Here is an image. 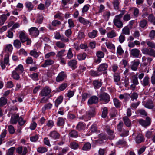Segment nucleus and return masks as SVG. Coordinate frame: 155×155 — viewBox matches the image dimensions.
<instances>
[{"label": "nucleus", "instance_id": "f257e3e1", "mask_svg": "<svg viewBox=\"0 0 155 155\" xmlns=\"http://www.w3.org/2000/svg\"><path fill=\"white\" fill-rule=\"evenodd\" d=\"M99 98L100 101L105 104L108 103L110 100V95L105 92H103L100 94L99 95Z\"/></svg>", "mask_w": 155, "mask_h": 155}, {"label": "nucleus", "instance_id": "f03ea898", "mask_svg": "<svg viewBox=\"0 0 155 155\" xmlns=\"http://www.w3.org/2000/svg\"><path fill=\"white\" fill-rule=\"evenodd\" d=\"M104 129L108 134V137L109 139L112 140L115 137V135L114 134V131L111 127L108 126H105Z\"/></svg>", "mask_w": 155, "mask_h": 155}, {"label": "nucleus", "instance_id": "7ed1b4c3", "mask_svg": "<svg viewBox=\"0 0 155 155\" xmlns=\"http://www.w3.org/2000/svg\"><path fill=\"white\" fill-rule=\"evenodd\" d=\"M29 34L33 38L37 37L39 34V31L36 27H32L28 30Z\"/></svg>", "mask_w": 155, "mask_h": 155}, {"label": "nucleus", "instance_id": "20e7f679", "mask_svg": "<svg viewBox=\"0 0 155 155\" xmlns=\"http://www.w3.org/2000/svg\"><path fill=\"white\" fill-rule=\"evenodd\" d=\"M141 51L143 54L149 55L153 57H155V51L152 48H145L143 49Z\"/></svg>", "mask_w": 155, "mask_h": 155}, {"label": "nucleus", "instance_id": "39448f33", "mask_svg": "<svg viewBox=\"0 0 155 155\" xmlns=\"http://www.w3.org/2000/svg\"><path fill=\"white\" fill-rule=\"evenodd\" d=\"M121 16L116 15L114 19V25L118 28H121L123 27V23L121 21Z\"/></svg>", "mask_w": 155, "mask_h": 155}, {"label": "nucleus", "instance_id": "423d86ee", "mask_svg": "<svg viewBox=\"0 0 155 155\" xmlns=\"http://www.w3.org/2000/svg\"><path fill=\"white\" fill-rule=\"evenodd\" d=\"M10 55L9 53L5 54L3 61H1L0 65L2 69H4L5 68V65H9V57Z\"/></svg>", "mask_w": 155, "mask_h": 155}, {"label": "nucleus", "instance_id": "0eeeda50", "mask_svg": "<svg viewBox=\"0 0 155 155\" xmlns=\"http://www.w3.org/2000/svg\"><path fill=\"white\" fill-rule=\"evenodd\" d=\"M17 153L21 155H26L28 152V149L26 147L21 146L16 149Z\"/></svg>", "mask_w": 155, "mask_h": 155}, {"label": "nucleus", "instance_id": "6e6552de", "mask_svg": "<svg viewBox=\"0 0 155 155\" xmlns=\"http://www.w3.org/2000/svg\"><path fill=\"white\" fill-rule=\"evenodd\" d=\"M19 38L22 43H24L26 41L28 38V36L25 31H20L18 33Z\"/></svg>", "mask_w": 155, "mask_h": 155}, {"label": "nucleus", "instance_id": "1a4fd4ad", "mask_svg": "<svg viewBox=\"0 0 155 155\" xmlns=\"http://www.w3.org/2000/svg\"><path fill=\"white\" fill-rule=\"evenodd\" d=\"M51 91V89L49 87L45 86L41 91L40 95L42 97L47 96L49 95Z\"/></svg>", "mask_w": 155, "mask_h": 155}, {"label": "nucleus", "instance_id": "9d476101", "mask_svg": "<svg viewBox=\"0 0 155 155\" xmlns=\"http://www.w3.org/2000/svg\"><path fill=\"white\" fill-rule=\"evenodd\" d=\"M149 79V76L147 75H146L143 80L141 81L142 85L144 87H147L149 86L150 85Z\"/></svg>", "mask_w": 155, "mask_h": 155}, {"label": "nucleus", "instance_id": "9b49d317", "mask_svg": "<svg viewBox=\"0 0 155 155\" xmlns=\"http://www.w3.org/2000/svg\"><path fill=\"white\" fill-rule=\"evenodd\" d=\"M19 115L18 114H14L11 116L10 123L12 124H16L18 121Z\"/></svg>", "mask_w": 155, "mask_h": 155}, {"label": "nucleus", "instance_id": "f8f14e48", "mask_svg": "<svg viewBox=\"0 0 155 155\" xmlns=\"http://www.w3.org/2000/svg\"><path fill=\"white\" fill-rule=\"evenodd\" d=\"M55 38L56 39H60L64 42H68L69 41L68 38L64 37L63 36H61L59 32H56L55 35Z\"/></svg>", "mask_w": 155, "mask_h": 155}, {"label": "nucleus", "instance_id": "ddd939ff", "mask_svg": "<svg viewBox=\"0 0 155 155\" xmlns=\"http://www.w3.org/2000/svg\"><path fill=\"white\" fill-rule=\"evenodd\" d=\"M67 77L66 74L63 71L60 72L56 78V81L57 82H59L62 81L66 78Z\"/></svg>", "mask_w": 155, "mask_h": 155}, {"label": "nucleus", "instance_id": "4468645a", "mask_svg": "<svg viewBox=\"0 0 155 155\" xmlns=\"http://www.w3.org/2000/svg\"><path fill=\"white\" fill-rule=\"evenodd\" d=\"M10 15V12L7 13L6 14H2L0 16V25H3L6 20L8 17Z\"/></svg>", "mask_w": 155, "mask_h": 155}, {"label": "nucleus", "instance_id": "2eb2a0df", "mask_svg": "<svg viewBox=\"0 0 155 155\" xmlns=\"http://www.w3.org/2000/svg\"><path fill=\"white\" fill-rule=\"evenodd\" d=\"M54 63V61L53 60L51 59H46L45 60L44 63L41 65V66L45 68L53 64Z\"/></svg>", "mask_w": 155, "mask_h": 155}, {"label": "nucleus", "instance_id": "dca6fc26", "mask_svg": "<svg viewBox=\"0 0 155 155\" xmlns=\"http://www.w3.org/2000/svg\"><path fill=\"white\" fill-rule=\"evenodd\" d=\"M130 55L135 58H138L140 54V51L136 48L133 49L131 50L130 52Z\"/></svg>", "mask_w": 155, "mask_h": 155}, {"label": "nucleus", "instance_id": "f3484780", "mask_svg": "<svg viewBox=\"0 0 155 155\" xmlns=\"http://www.w3.org/2000/svg\"><path fill=\"white\" fill-rule=\"evenodd\" d=\"M143 64L146 66L147 65L150 64L151 61L152 60V58L148 57L147 58L145 56H143L142 58Z\"/></svg>", "mask_w": 155, "mask_h": 155}, {"label": "nucleus", "instance_id": "a211bd4d", "mask_svg": "<svg viewBox=\"0 0 155 155\" xmlns=\"http://www.w3.org/2000/svg\"><path fill=\"white\" fill-rule=\"evenodd\" d=\"M49 136L52 138L56 140L59 139L60 137V134L56 131H53L50 132Z\"/></svg>", "mask_w": 155, "mask_h": 155}, {"label": "nucleus", "instance_id": "6ab92c4d", "mask_svg": "<svg viewBox=\"0 0 155 155\" xmlns=\"http://www.w3.org/2000/svg\"><path fill=\"white\" fill-rule=\"evenodd\" d=\"M144 106L145 107L149 109H153L154 107L153 102L151 100H147Z\"/></svg>", "mask_w": 155, "mask_h": 155}, {"label": "nucleus", "instance_id": "aec40b11", "mask_svg": "<svg viewBox=\"0 0 155 155\" xmlns=\"http://www.w3.org/2000/svg\"><path fill=\"white\" fill-rule=\"evenodd\" d=\"M77 61L75 59H73L70 61L68 63V65L71 67L72 69L74 70L77 67Z\"/></svg>", "mask_w": 155, "mask_h": 155}, {"label": "nucleus", "instance_id": "412c9836", "mask_svg": "<svg viewBox=\"0 0 155 155\" xmlns=\"http://www.w3.org/2000/svg\"><path fill=\"white\" fill-rule=\"evenodd\" d=\"M13 49L12 46L11 44H9L6 45L4 48V52L6 54L9 53L10 55V53Z\"/></svg>", "mask_w": 155, "mask_h": 155}, {"label": "nucleus", "instance_id": "4be33fe9", "mask_svg": "<svg viewBox=\"0 0 155 155\" xmlns=\"http://www.w3.org/2000/svg\"><path fill=\"white\" fill-rule=\"evenodd\" d=\"M98 98L95 96H93L91 97L88 101V103L90 104L96 103L98 102Z\"/></svg>", "mask_w": 155, "mask_h": 155}, {"label": "nucleus", "instance_id": "5701e85b", "mask_svg": "<svg viewBox=\"0 0 155 155\" xmlns=\"http://www.w3.org/2000/svg\"><path fill=\"white\" fill-rule=\"evenodd\" d=\"M108 68V65L106 63H102L99 66L97 70L99 71H104L106 70Z\"/></svg>", "mask_w": 155, "mask_h": 155}, {"label": "nucleus", "instance_id": "b1692460", "mask_svg": "<svg viewBox=\"0 0 155 155\" xmlns=\"http://www.w3.org/2000/svg\"><path fill=\"white\" fill-rule=\"evenodd\" d=\"M25 6L28 11L29 12L32 10L34 7L32 2L29 1L25 3Z\"/></svg>", "mask_w": 155, "mask_h": 155}, {"label": "nucleus", "instance_id": "393cba45", "mask_svg": "<svg viewBox=\"0 0 155 155\" xmlns=\"http://www.w3.org/2000/svg\"><path fill=\"white\" fill-rule=\"evenodd\" d=\"M29 55L35 58H37L39 56V54L37 51L36 49H35L30 51Z\"/></svg>", "mask_w": 155, "mask_h": 155}, {"label": "nucleus", "instance_id": "a878e982", "mask_svg": "<svg viewBox=\"0 0 155 155\" xmlns=\"http://www.w3.org/2000/svg\"><path fill=\"white\" fill-rule=\"evenodd\" d=\"M144 137L142 134H139L136 138V141L137 143H140L144 141Z\"/></svg>", "mask_w": 155, "mask_h": 155}, {"label": "nucleus", "instance_id": "bb28decb", "mask_svg": "<svg viewBox=\"0 0 155 155\" xmlns=\"http://www.w3.org/2000/svg\"><path fill=\"white\" fill-rule=\"evenodd\" d=\"M66 119L62 117H59L57 119V125L58 126H63L65 122Z\"/></svg>", "mask_w": 155, "mask_h": 155}, {"label": "nucleus", "instance_id": "cd10ccee", "mask_svg": "<svg viewBox=\"0 0 155 155\" xmlns=\"http://www.w3.org/2000/svg\"><path fill=\"white\" fill-rule=\"evenodd\" d=\"M140 64L139 61H134L132 62V65L131 67V69L134 70L136 71L137 68L138 66Z\"/></svg>", "mask_w": 155, "mask_h": 155}, {"label": "nucleus", "instance_id": "c85d7f7f", "mask_svg": "<svg viewBox=\"0 0 155 155\" xmlns=\"http://www.w3.org/2000/svg\"><path fill=\"white\" fill-rule=\"evenodd\" d=\"M117 35V34L115 30H112L107 33V36L109 38H113Z\"/></svg>", "mask_w": 155, "mask_h": 155}, {"label": "nucleus", "instance_id": "c756f323", "mask_svg": "<svg viewBox=\"0 0 155 155\" xmlns=\"http://www.w3.org/2000/svg\"><path fill=\"white\" fill-rule=\"evenodd\" d=\"M87 54L85 53H80L77 55V58L79 61L85 60L87 57Z\"/></svg>", "mask_w": 155, "mask_h": 155}, {"label": "nucleus", "instance_id": "7c9ffc66", "mask_svg": "<svg viewBox=\"0 0 155 155\" xmlns=\"http://www.w3.org/2000/svg\"><path fill=\"white\" fill-rule=\"evenodd\" d=\"M102 84V83L101 82L97 80L94 81L93 82V84L95 89L99 88L101 87Z\"/></svg>", "mask_w": 155, "mask_h": 155}, {"label": "nucleus", "instance_id": "2f4dec72", "mask_svg": "<svg viewBox=\"0 0 155 155\" xmlns=\"http://www.w3.org/2000/svg\"><path fill=\"white\" fill-rule=\"evenodd\" d=\"M120 2V0H113V4L114 8L116 10H118L119 8V4Z\"/></svg>", "mask_w": 155, "mask_h": 155}, {"label": "nucleus", "instance_id": "473e14b6", "mask_svg": "<svg viewBox=\"0 0 155 155\" xmlns=\"http://www.w3.org/2000/svg\"><path fill=\"white\" fill-rule=\"evenodd\" d=\"M85 127V124L82 122H79L76 126L77 129L79 130H84Z\"/></svg>", "mask_w": 155, "mask_h": 155}, {"label": "nucleus", "instance_id": "72a5a7b5", "mask_svg": "<svg viewBox=\"0 0 155 155\" xmlns=\"http://www.w3.org/2000/svg\"><path fill=\"white\" fill-rule=\"evenodd\" d=\"M98 31L96 30H93L92 32H90L88 33L89 37L91 38H94L97 36Z\"/></svg>", "mask_w": 155, "mask_h": 155}, {"label": "nucleus", "instance_id": "f704fd0d", "mask_svg": "<svg viewBox=\"0 0 155 155\" xmlns=\"http://www.w3.org/2000/svg\"><path fill=\"white\" fill-rule=\"evenodd\" d=\"M13 45L16 48L19 49L21 45V42L18 39H16L14 41Z\"/></svg>", "mask_w": 155, "mask_h": 155}, {"label": "nucleus", "instance_id": "c9c22d12", "mask_svg": "<svg viewBox=\"0 0 155 155\" xmlns=\"http://www.w3.org/2000/svg\"><path fill=\"white\" fill-rule=\"evenodd\" d=\"M48 151L47 148L45 147L40 146L37 149V151L40 153H42L46 152Z\"/></svg>", "mask_w": 155, "mask_h": 155}, {"label": "nucleus", "instance_id": "e433bc0d", "mask_svg": "<svg viewBox=\"0 0 155 155\" xmlns=\"http://www.w3.org/2000/svg\"><path fill=\"white\" fill-rule=\"evenodd\" d=\"M110 15V13L109 11H105L103 14L102 16L105 20L107 21Z\"/></svg>", "mask_w": 155, "mask_h": 155}, {"label": "nucleus", "instance_id": "4c0bfd02", "mask_svg": "<svg viewBox=\"0 0 155 155\" xmlns=\"http://www.w3.org/2000/svg\"><path fill=\"white\" fill-rule=\"evenodd\" d=\"M123 120L125 124L127 127H129L131 126L130 121L127 116L124 117Z\"/></svg>", "mask_w": 155, "mask_h": 155}, {"label": "nucleus", "instance_id": "58836bf2", "mask_svg": "<svg viewBox=\"0 0 155 155\" xmlns=\"http://www.w3.org/2000/svg\"><path fill=\"white\" fill-rule=\"evenodd\" d=\"M131 81L133 84H138L139 82L138 80L137 77V75H133L132 76L131 78Z\"/></svg>", "mask_w": 155, "mask_h": 155}, {"label": "nucleus", "instance_id": "ea45409f", "mask_svg": "<svg viewBox=\"0 0 155 155\" xmlns=\"http://www.w3.org/2000/svg\"><path fill=\"white\" fill-rule=\"evenodd\" d=\"M19 74L16 71L14 70L12 72V77L14 79L18 80L20 78Z\"/></svg>", "mask_w": 155, "mask_h": 155}, {"label": "nucleus", "instance_id": "a19ab883", "mask_svg": "<svg viewBox=\"0 0 155 155\" xmlns=\"http://www.w3.org/2000/svg\"><path fill=\"white\" fill-rule=\"evenodd\" d=\"M63 100V97L62 96H59L55 101V106L57 107H58L59 105L62 102Z\"/></svg>", "mask_w": 155, "mask_h": 155}, {"label": "nucleus", "instance_id": "79ce46f5", "mask_svg": "<svg viewBox=\"0 0 155 155\" xmlns=\"http://www.w3.org/2000/svg\"><path fill=\"white\" fill-rule=\"evenodd\" d=\"M19 74L22 73L23 71L24 68L23 66L21 64L18 65L14 70Z\"/></svg>", "mask_w": 155, "mask_h": 155}, {"label": "nucleus", "instance_id": "37998d69", "mask_svg": "<svg viewBox=\"0 0 155 155\" xmlns=\"http://www.w3.org/2000/svg\"><path fill=\"white\" fill-rule=\"evenodd\" d=\"M148 19L149 21L155 25V17L153 14H150L149 15Z\"/></svg>", "mask_w": 155, "mask_h": 155}, {"label": "nucleus", "instance_id": "c03bdc74", "mask_svg": "<svg viewBox=\"0 0 155 155\" xmlns=\"http://www.w3.org/2000/svg\"><path fill=\"white\" fill-rule=\"evenodd\" d=\"M7 99L6 98L2 97L0 98V107H2L7 103Z\"/></svg>", "mask_w": 155, "mask_h": 155}, {"label": "nucleus", "instance_id": "a18cd8bd", "mask_svg": "<svg viewBox=\"0 0 155 155\" xmlns=\"http://www.w3.org/2000/svg\"><path fill=\"white\" fill-rule=\"evenodd\" d=\"M64 43L62 41H58L56 42L55 45L58 48H62L65 47Z\"/></svg>", "mask_w": 155, "mask_h": 155}, {"label": "nucleus", "instance_id": "49530a36", "mask_svg": "<svg viewBox=\"0 0 155 155\" xmlns=\"http://www.w3.org/2000/svg\"><path fill=\"white\" fill-rule=\"evenodd\" d=\"M79 21L80 22L84 25L88 24L89 23V21L88 20L85 19L82 17H79Z\"/></svg>", "mask_w": 155, "mask_h": 155}, {"label": "nucleus", "instance_id": "de8ad7c7", "mask_svg": "<svg viewBox=\"0 0 155 155\" xmlns=\"http://www.w3.org/2000/svg\"><path fill=\"white\" fill-rule=\"evenodd\" d=\"M54 123L52 120H49L47 121L46 126L44 127H47L49 129H50L54 126Z\"/></svg>", "mask_w": 155, "mask_h": 155}, {"label": "nucleus", "instance_id": "09e8293b", "mask_svg": "<svg viewBox=\"0 0 155 155\" xmlns=\"http://www.w3.org/2000/svg\"><path fill=\"white\" fill-rule=\"evenodd\" d=\"M15 150V147H12L6 151L7 155H13Z\"/></svg>", "mask_w": 155, "mask_h": 155}, {"label": "nucleus", "instance_id": "8fccbe9b", "mask_svg": "<svg viewBox=\"0 0 155 155\" xmlns=\"http://www.w3.org/2000/svg\"><path fill=\"white\" fill-rule=\"evenodd\" d=\"M122 33L123 34L128 35L130 34V29L127 26L124 27L122 30Z\"/></svg>", "mask_w": 155, "mask_h": 155}, {"label": "nucleus", "instance_id": "3c124183", "mask_svg": "<svg viewBox=\"0 0 155 155\" xmlns=\"http://www.w3.org/2000/svg\"><path fill=\"white\" fill-rule=\"evenodd\" d=\"M114 104L115 106L117 108H120L121 106V102L116 98L113 99Z\"/></svg>", "mask_w": 155, "mask_h": 155}, {"label": "nucleus", "instance_id": "603ef678", "mask_svg": "<svg viewBox=\"0 0 155 155\" xmlns=\"http://www.w3.org/2000/svg\"><path fill=\"white\" fill-rule=\"evenodd\" d=\"M69 136L71 137L76 138L78 137V132L74 130H71L69 133Z\"/></svg>", "mask_w": 155, "mask_h": 155}, {"label": "nucleus", "instance_id": "864d4df0", "mask_svg": "<svg viewBox=\"0 0 155 155\" xmlns=\"http://www.w3.org/2000/svg\"><path fill=\"white\" fill-rule=\"evenodd\" d=\"M65 51V49L61 50L57 52L56 57H58V58H62V57L64 55V54Z\"/></svg>", "mask_w": 155, "mask_h": 155}, {"label": "nucleus", "instance_id": "5fc2aeb1", "mask_svg": "<svg viewBox=\"0 0 155 155\" xmlns=\"http://www.w3.org/2000/svg\"><path fill=\"white\" fill-rule=\"evenodd\" d=\"M117 54L119 55H121L123 54L124 51L123 50L120 45H119L118 46L117 49Z\"/></svg>", "mask_w": 155, "mask_h": 155}, {"label": "nucleus", "instance_id": "6e6d98bb", "mask_svg": "<svg viewBox=\"0 0 155 155\" xmlns=\"http://www.w3.org/2000/svg\"><path fill=\"white\" fill-rule=\"evenodd\" d=\"M133 13L135 17H137L139 15V9L136 8L134 7L133 8Z\"/></svg>", "mask_w": 155, "mask_h": 155}, {"label": "nucleus", "instance_id": "4d7b16f0", "mask_svg": "<svg viewBox=\"0 0 155 155\" xmlns=\"http://www.w3.org/2000/svg\"><path fill=\"white\" fill-rule=\"evenodd\" d=\"M52 105L51 103H48L44 105L42 109L43 112H45L46 110L50 109L52 107Z\"/></svg>", "mask_w": 155, "mask_h": 155}, {"label": "nucleus", "instance_id": "13d9d810", "mask_svg": "<svg viewBox=\"0 0 155 155\" xmlns=\"http://www.w3.org/2000/svg\"><path fill=\"white\" fill-rule=\"evenodd\" d=\"M73 56V54L72 51V49L70 48L68 50L67 55V58L68 59H71Z\"/></svg>", "mask_w": 155, "mask_h": 155}, {"label": "nucleus", "instance_id": "bf43d9fd", "mask_svg": "<svg viewBox=\"0 0 155 155\" xmlns=\"http://www.w3.org/2000/svg\"><path fill=\"white\" fill-rule=\"evenodd\" d=\"M94 114V108H91L89 111L87 113L88 116L91 118L93 117Z\"/></svg>", "mask_w": 155, "mask_h": 155}, {"label": "nucleus", "instance_id": "052dcab7", "mask_svg": "<svg viewBox=\"0 0 155 155\" xmlns=\"http://www.w3.org/2000/svg\"><path fill=\"white\" fill-rule=\"evenodd\" d=\"M90 7V5L88 4L85 5L82 8V12L83 13L86 12L88 10Z\"/></svg>", "mask_w": 155, "mask_h": 155}, {"label": "nucleus", "instance_id": "680f3d73", "mask_svg": "<svg viewBox=\"0 0 155 155\" xmlns=\"http://www.w3.org/2000/svg\"><path fill=\"white\" fill-rule=\"evenodd\" d=\"M18 122L19 125L22 126L25 124L26 121L24 120L23 118L21 116H20L19 117Z\"/></svg>", "mask_w": 155, "mask_h": 155}, {"label": "nucleus", "instance_id": "e2e57ef3", "mask_svg": "<svg viewBox=\"0 0 155 155\" xmlns=\"http://www.w3.org/2000/svg\"><path fill=\"white\" fill-rule=\"evenodd\" d=\"M147 21L145 19H143L140 21V25L141 27L144 28L147 25Z\"/></svg>", "mask_w": 155, "mask_h": 155}, {"label": "nucleus", "instance_id": "0e129e2a", "mask_svg": "<svg viewBox=\"0 0 155 155\" xmlns=\"http://www.w3.org/2000/svg\"><path fill=\"white\" fill-rule=\"evenodd\" d=\"M54 17L55 18H58L60 20H63V14L59 12H58L55 15Z\"/></svg>", "mask_w": 155, "mask_h": 155}, {"label": "nucleus", "instance_id": "69168bd1", "mask_svg": "<svg viewBox=\"0 0 155 155\" xmlns=\"http://www.w3.org/2000/svg\"><path fill=\"white\" fill-rule=\"evenodd\" d=\"M25 62L27 64H31L33 63L34 61L32 58L31 57L29 56L26 58Z\"/></svg>", "mask_w": 155, "mask_h": 155}, {"label": "nucleus", "instance_id": "338daca9", "mask_svg": "<svg viewBox=\"0 0 155 155\" xmlns=\"http://www.w3.org/2000/svg\"><path fill=\"white\" fill-rule=\"evenodd\" d=\"M70 147L71 148L76 149L78 147V143L75 142H73L70 143Z\"/></svg>", "mask_w": 155, "mask_h": 155}, {"label": "nucleus", "instance_id": "774afa93", "mask_svg": "<svg viewBox=\"0 0 155 155\" xmlns=\"http://www.w3.org/2000/svg\"><path fill=\"white\" fill-rule=\"evenodd\" d=\"M155 36V30H152L149 33V37L152 40L154 39Z\"/></svg>", "mask_w": 155, "mask_h": 155}]
</instances>
